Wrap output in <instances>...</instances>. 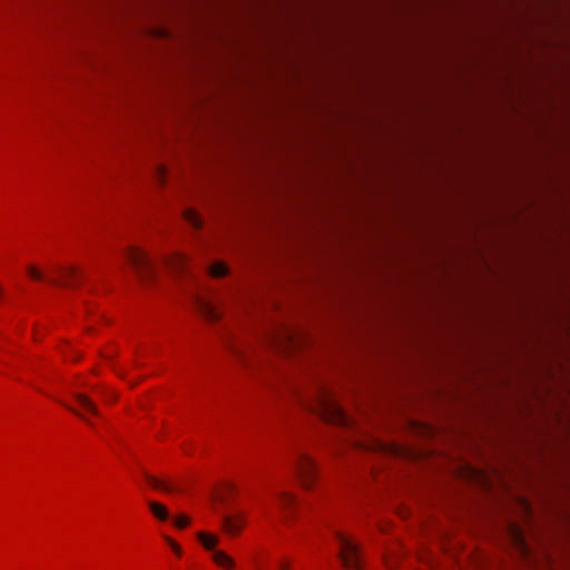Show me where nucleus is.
I'll list each match as a JSON object with an SVG mask.
<instances>
[{"mask_svg": "<svg viewBox=\"0 0 570 570\" xmlns=\"http://www.w3.org/2000/svg\"><path fill=\"white\" fill-rule=\"evenodd\" d=\"M340 543L338 557L345 568L362 570L360 547L341 532L335 533Z\"/></svg>", "mask_w": 570, "mask_h": 570, "instance_id": "obj_1", "label": "nucleus"}, {"mask_svg": "<svg viewBox=\"0 0 570 570\" xmlns=\"http://www.w3.org/2000/svg\"><path fill=\"white\" fill-rule=\"evenodd\" d=\"M317 406L318 414L324 421L338 425L350 424L347 414L338 404L327 396H322Z\"/></svg>", "mask_w": 570, "mask_h": 570, "instance_id": "obj_2", "label": "nucleus"}, {"mask_svg": "<svg viewBox=\"0 0 570 570\" xmlns=\"http://www.w3.org/2000/svg\"><path fill=\"white\" fill-rule=\"evenodd\" d=\"M126 256L141 281L145 282L153 276L155 265L146 253L139 248L131 247L126 250Z\"/></svg>", "mask_w": 570, "mask_h": 570, "instance_id": "obj_3", "label": "nucleus"}, {"mask_svg": "<svg viewBox=\"0 0 570 570\" xmlns=\"http://www.w3.org/2000/svg\"><path fill=\"white\" fill-rule=\"evenodd\" d=\"M296 471L303 485L309 488L316 473L314 461L307 454H299Z\"/></svg>", "mask_w": 570, "mask_h": 570, "instance_id": "obj_4", "label": "nucleus"}, {"mask_svg": "<svg viewBox=\"0 0 570 570\" xmlns=\"http://www.w3.org/2000/svg\"><path fill=\"white\" fill-rule=\"evenodd\" d=\"M245 524V515L243 513L225 514L222 518L223 529L232 534L237 535Z\"/></svg>", "mask_w": 570, "mask_h": 570, "instance_id": "obj_5", "label": "nucleus"}, {"mask_svg": "<svg viewBox=\"0 0 570 570\" xmlns=\"http://www.w3.org/2000/svg\"><path fill=\"white\" fill-rule=\"evenodd\" d=\"M197 306L199 312L208 320V321H217L219 318V312L216 306L203 298L197 299Z\"/></svg>", "mask_w": 570, "mask_h": 570, "instance_id": "obj_6", "label": "nucleus"}, {"mask_svg": "<svg viewBox=\"0 0 570 570\" xmlns=\"http://www.w3.org/2000/svg\"><path fill=\"white\" fill-rule=\"evenodd\" d=\"M144 478L146 479L147 483L150 487H153L154 489L161 490V491L168 492V493L179 490L175 485L168 484L167 482H165L156 476H153V475L148 474L147 472H144Z\"/></svg>", "mask_w": 570, "mask_h": 570, "instance_id": "obj_7", "label": "nucleus"}, {"mask_svg": "<svg viewBox=\"0 0 570 570\" xmlns=\"http://www.w3.org/2000/svg\"><path fill=\"white\" fill-rule=\"evenodd\" d=\"M60 273L62 274L65 282L60 283L57 279H48L49 283L55 285H63V286H72V279L78 276V271L76 267H67V268H60Z\"/></svg>", "mask_w": 570, "mask_h": 570, "instance_id": "obj_8", "label": "nucleus"}, {"mask_svg": "<svg viewBox=\"0 0 570 570\" xmlns=\"http://www.w3.org/2000/svg\"><path fill=\"white\" fill-rule=\"evenodd\" d=\"M148 507L150 512L160 521H167L169 519V512L165 505L156 501H149Z\"/></svg>", "mask_w": 570, "mask_h": 570, "instance_id": "obj_9", "label": "nucleus"}, {"mask_svg": "<svg viewBox=\"0 0 570 570\" xmlns=\"http://www.w3.org/2000/svg\"><path fill=\"white\" fill-rule=\"evenodd\" d=\"M75 397H76L77 402L79 403V405L85 411H87L94 415L99 414L97 406L92 403V401L87 395L77 393V394H75Z\"/></svg>", "mask_w": 570, "mask_h": 570, "instance_id": "obj_10", "label": "nucleus"}, {"mask_svg": "<svg viewBox=\"0 0 570 570\" xmlns=\"http://www.w3.org/2000/svg\"><path fill=\"white\" fill-rule=\"evenodd\" d=\"M212 558L220 567H226L228 569L234 567L233 559L222 550L214 551Z\"/></svg>", "mask_w": 570, "mask_h": 570, "instance_id": "obj_11", "label": "nucleus"}, {"mask_svg": "<svg viewBox=\"0 0 570 570\" xmlns=\"http://www.w3.org/2000/svg\"><path fill=\"white\" fill-rule=\"evenodd\" d=\"M198 540L207 550L213 549L218 543V538L216 535L208 534L205 532L198 533Z\"/></svg>", "mask_w": 570, "mask_h": 570, "instance_id": "obj_12", "label": "nucleus"}, {"mask_svg": "<svg viewBox=\"0 0 570 570\" xmlns=\"http://www.w3.org/2000/svg\"><path fill=\"white\" fill-rule=\"evenodd\" d=\"M167 264L175 271H183L187 264V259L184 255L177 254L171 257Z\"/></svg>", "mask_w": 570, "mask_h": 570, "instance_id": "obj_13", "label": "nucleus"}, {"mask_svg": "<svg viewBox=\"0 0 570 570\" xmlns=\"http://www.w3.org/2000/svg\"><path fill=\"white\" fill-rule=\"evenodd\" d=\"M184 215H185V219L193 227H195V228H200L202 227V224H203L202 219H200L199 215L195 210L186 209Z\"/></svg>", "mask_w": 570, "mask_h": 570, "instance_id": "obj_14", "label": "nucleus"}, {"mask_svg": "<svg viewBox=\"0 0 570 570\" xmlns=\"http://www.w3.org/2000/svg\"><path fill=\"white\" fill-rule=\"evenodd\" d=\"M228 267L224 263H215L210 267V274L214 277H223L227 274Z\"/></svg>", "mask_w": 570, "mask_h": 570, "instance_id": "obj_15", "label": "nucleus"}, {"mask_svg": "<svg viewBox=\"0 0 570 570\" xmlns=\"http://www.w3.org/2000/svg\"><path fill=\"white\" fill-rule=\"evenodd\" d=\"M279 504L284 510L289 509L292 505L295 504V499L288 493H281L279 494Z\"/></svg>", "mask_w": 570, "mask_h": 570, "instance_id": "obj_16", "label": "nucleus"}, {"mask_svg": "<svg viewBox=\"0 0 570 570\" xmlns=\"http://www.w3.org/2000/svg\"><path fill=\"white\" fill-rule=\"evenodd\" d=\"M27 272L29 276L36 281L43 279V273L33 265L28 266Z\"/></svg>", "mask_w": 570, "mask_h": 570, "instance_id": "obj_17", "label": "nucleus"}, {"mask_svg": "<svg viewBox=\"0 0 570 570\" xmlns=\"http://www.w3.org/2000/svg\"><path fill=\"white\" fill-rule=\"evenodd\" d=\"M174 523L177 528L183 529L189 524V519L186 515H179L175 519Z\"/></svg>", "mask_w": 570, "mask_h": 570, "instance_id": "obj_18", "label": "nucleus"}, {"mask_svg": "<svg viewBox=\"0 0 570 570\" xmlns=\"http://www.w3.org/2000/svg\"><path fill=\"white\" fill-rule=\"evenodd\" d=\"M165 540L168 542V544L171 547V549L174 550V552L178 556L181 554V549L180 547L178 546V543H176L173 539H170L169 537H165Z\"/></svg>", "mask_w": 570, "mask_h": 570, "instance_id": "obj_19", "label": "nucleus"}, {"mask_svg": "<svg viewBox=\"0 0 570 570\" xmlns=\"http://www.w3.org/2000/svg\"><path fill=\"white\" fill-rule=\"evenodd\" d=\"M158 175H159V179H160V181L163 183V181H164V176H165V171H164V169H163V168H159V170H158Z\"/></svg>", "mask_w": 570, "mask_h": 570, "instance_id": "obj_20", "label": "nucleus"}, {"mask_svg": "<svg viewBox=\"0 0 570 570\" xmlns=\"http://www.w3.org/2000/svg\"><path fill=\"white\" fill-rule=\"evenodd\" d=\"M71 412H73L75 414L81 416V414L79 412H77L75 409L70 407V406H67Z\"/></svg>", "mask_w": 570, "mask_h": 570, "instance_id": "obj_21", "label": "nucleus"}, {"mask_svg": "<svg viewBox=\"0 0 570 570\" xmlns=\"http://www.w3.org/2000/svg\"><path fill=\"white\" fill-rule=\"evenodd\" d=\"M281 568H282L283 570H287V569H288V564H287V563H283V564L281 566Z\"/></svg>", "mask_w": 570, "mask_h": 570, "instance_id": "obj_22", "label": "nucleus"}, {"mask_svg": "<svg viewBox=\"0 0 570 570\" xmlns=\"http://www.w3.org/2000/svg\"><path fill=\"white\" fill-rule=\"evenodd\" d=\"M228 488H229L230 491L235 490V485L234 484H229Z\"/></svg>", "mask_w": 570, "mask_h": 570, "instance_id": "obj_23", "label": "nucleus"}, {"mask_svg": "<svg viewBox=\"0 0 570 570\" xmlns=\"http://www.w3.org/2000/svg\"><path fill=\"white\" fill-rule=\"evenodd\" d=\"M85 420L86 423H89V420L88 419H85L82 415L80 416Z\"/></svg>", "mask_w": 570, "mask_h": 570, "instance_id": "obj_24", "label": "nucleus"}, {"mask_svg": "<svg viewBox=\"0 0 570 570\" xmlns=\"http://www.w3.org/2000/svg\"><path fill=\"white\" fill-rule=\"evenodd\" d=\"M85 420L86 423H89V420L88 419H85L82 415L80 416Z\"/></svg>", "mask_w": 570, "mask_h": 570, "instance_id": "obj_25", "label": "nucleus"}]
</instances>
